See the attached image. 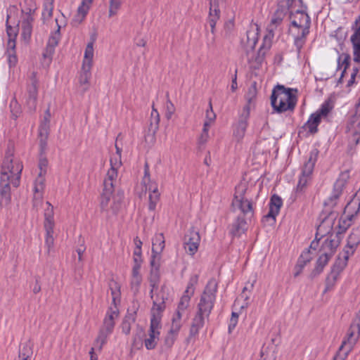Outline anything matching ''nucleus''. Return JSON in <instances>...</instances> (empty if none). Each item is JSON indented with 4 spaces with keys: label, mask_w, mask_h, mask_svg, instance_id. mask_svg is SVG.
<instances>
[{
    "label": "nucleus",
    "mask_w": 360,
    "mask_h": 360,
    "mask_svg": "<svg viewBox=\"0 0 360 360\" xmlns=\"http://www.w3.org/2000/svg\"><path fill=\"white\" fill-rule=\"evenodd\" d=\"M349 177L348 172H342L334 184L331 195L324 202L325 210L319 217L320 224L317 227L316 239L320 240L321 237L332 231L339 213L338 211L330 210V208L337 205Z\"/></svg>",
    "instance_id": "obj_1"
},
{
    "label": "nucleus",
    "mask_w": 360,
    "mask_h": 360,
    "mask_svg": "<svg viewBox=\"0 0 360 360\" xmlns=\"http://www.w3.org/2000/svg\"><path fill=\"white\" fill-rule=\"evenodd\" d=\"M22 164L11 157H6L3 162L0 177V204L10 200V185L17 188L20 185Z\"/></svg>",
    "instance_id": "obj_2"
},
{
    "label": "nucleus",
    "mask_w": 360,
    "mask_h": 360,
    "mask_svg": "<svg viewBox=\"0 0 360 360\" xmlns=\"http://www.w3.org/2000/svg\"><path fill=\"white\" fill-rule=\"evenodd\" d=\"M296 89L285 88L278 84L273 90L271 104L274 110L281 113L287 110L292 111L297 103Z\"/></svg>",
    "instance_id": "obj_3"
},
{
    "label": "nucleus",
    "mask_w": 360,
    "mask_h": 360,
    "mask_svg": "<svg viewBox=\"0 0 360 360\" xmlns=\"http://www.w3.org/2000/svg\"><path fill=\"white\" fill-rule=\"evenodd\" d=\"M250 193L248 181H241L235 188L232 207L234 211L239 210L244 216L250 217L253 215L252 202L247 195Z\"/></svg>",
    "instance_id": "obj_4"
},
{
    "label": "nucleus",
    "mask_w": 360,
    "mask_h": 360,
    "mask_svg": "<svg viewBox=\"0 0 360 360\" xmlns=\"http://www.w3.org/2000/svg\"><path fill=\"white\" fill-rule=\"evenodd\" d=\"M360 335V309L356 314V319L350 326L347 338L345 339L340 348L339 352L333 360H345L348 354L352 351Z\"/></svg>",
    "instance_id": "obj_5"
},
{
    "label": "nucleus",
    "mask_w": 360,
    "mask_h": 360,
    "mask_svg": "<svg viewBox=\"0 0 360 360\" xmlns=\"http://www.w3.org/2000/svg\"><path fill=\"white\" fill-rule=\"evenodd\" d=\"M218 284L214 278H211L207 283L198 304L196 313L208 317L214 307Z\"/></svg>",
    "instance_id": "obj_6"
},
{
    "label": "nucleus",
    "mask_w": 360,
    "mask_h": 360,
    "mask_svg": "<svg viewBox=\"0 0 360 360\" xmlns=\"http://www.w3.org/2000/svg\"><path fill=\"white\" fill-rule=\"evenodd\" d=\"M46 205L44 211V229L46 231L45 245L49 252L54 244V210L53 206L49 202H46Z\"/></svg>",
    "instance_id": "obj_7"
},
{
    "label": "nucleus",
    "mask_w": 360,
    "mask_h": 360,
    "mask_svg": "<svg viewBox=\"0 0 360 360\" xmlns=\"http://www.w3.org/2000/svg\"><path fill=\"white\" fill-rule=\"evenodd\" d=\"M294 1L295 0H282L278 4L277 8L267 27L270 33H274V30L281 24L287 12L292 9Z\"/></svg>",
    "instance_id": "obj_8"
},
{
    "label": "nucleus",
    "mask_w": 360,
    "mask_h": 360,
    "mask_svg": "<svg viewBox=\"0 0 360 360\" xmlns=\"http://www.w3.org/2000/svg\"><path fill=\"white\" fill-rule=\"evenodd\" d=\"M160 316L155 314L151 317L148 338L144 340L145 347L147 349H153L157 345V341L160 335Z\"/></svg>",
    "instance_id": "obj_9"
},
{
    "label": "nucleus",
    "mask_w": 360,
    "mask_h": 360,
    "mask_svg": "<svg viewBox=\"0 0 360 360\" xmlns=\"http://www.w3.org/2000/svg\"><path fill=\"white\" fill-rule=\"evenodd\" d=\"M200 236L198 231L191 229L184 236V249L190 255H194L198 250Z\"/></svg>",
    "instance_id": "obj_10"
},
{
    "label": "nucleus",
    "mask_w": 360,
    "mask_h": 360,
    "mask_svg": "<svg viewBox=\"0 0 360 360\" xmlns=\"http://www.w3.org/2000/svg\"><path fill=\"white\" fill-rule=\"evenodd\" d=\"M249 117L250 108L248 105H245L233 130V136L238 141H241L245 136Z\"/></svg>",
    "instance_id": "obj_11"
},
{
    "label": "nucleus",
    "mask_w": 360,
    "mask_h": 360,
    "mask_svg": "<svg viewBox=\"0 0 360 360\" xmlns=\"http://www.w3.org/2000/svg\"><path fill=\"white\" fill-rule=\"evenodd\" d=\"M290 18L291 19V24L293 27L302 28V30L307 27L308 30H309L311 19L304 11L297 9L293 11L291 10L290 11Z\"/></svg>",
    "instance_id": "obj_12"
},
{
    "label": "nucleus",
    "mask_w": 360,
    "mask_h": 360,
    "mask_svg": "<svg viewBox=\"0 0 360 360\" xmlns=\"http://www.w3.org/2000/svg\"><path fill=\"white\" fill-rule=\"evenodd\" d=\"M220 9L217 6L210 5L209 15L207 19V23L210 27V32L212 34L211 37H207V46H214L215 43L216 24L220 18Z\"/></svg>",
    "instance_id": "obj_13"
},
{
    "label": "nucleus",
    "mask_w": 360,
    "mask_h": 360,
    "mask_svg": "<svg viewBox=\"0 0 360 360\" xmlns=\"http://www.w3.org/2000/svg\"><path fill=\"white\" fill-rule=\"evenodd\" d=\"M351 28L353 31L350 41L353 47L354 60L360 62V15L356 18Z\"/></svg>",
    "instance_id": "obj_14"
},
{
    "label": "nucleus",
    "mask_w": 360,
    "mask_h": 360,
    "mask_svg": "<svg viewBox=\"0 0 360 360\" xmlns=\"http://www.w3.org/2000/svg\"><path fill=\"white\" fill-rule=\"evenodd\" d=\"M114 327L115 322L103 319V325L94 342L100 350L105 344L108 337L112 333Z\"/></svg>",
    "instance_id": "obj_15"
},
{
    "label": "nucleus",
    "mask_w": 360,
    "mask_h": 360,
    "mask_svg": "<svg viewBox=\"0 0 360 360\" xmlns=\"http://www.w3.org/2000/svg\"><path fill=\"white\" fill-rule=\"evenodd\" d=\"M44 178L37 177L34 182L33 207L38 210L43 202V192L44 189Z\"/></svg>",
    "instance_id": "obj_16"
},
{
    "label": "nucleus",
    "mask_w": 360,
    "mask_h": 360,
    "mask_svg": "<svg viewBox=\"0 0 360 360\" xmlns=\"http://www.w3.org/2000/svg\"><path fill=\"white\" fill-rule=\"evenodd\" d=\"M340 240L341 238L338 236H330L323 241L320 251L322 253L327 254L329 257H333L340 245Z\"/></svg>",
    "instance_id": "obj_17"
},
{
    "label": "nucleus",
    "mask_w": 360,
    "mask_h": 360,
    "mask_svg": "<svg viewBox=\"0 0 360 360\" xmlns=\"http://www.w3.org/2000/svg\"><path fill=\"white\" fill-rule=\"evenodd\" d=\"M206 316L200 314L196 313L192 320L189 335L187 341L190 342L193 339H195L198 335L199 330L203 327L205 323V318Z\"/></svg>",
    "instance_id": "obj_18"
},
{
    "label": "nucleus",
    "mask_w": 360,
    "mask_h": 360,
    "mask_svg": "<svg viewBox=\"0 0 360 360\" xmlns=\"http://www.w3.org/2000/svg\"><path fill=\"white\" fill-rule=\"evenodd\" d=\"M182 313H180L179 311H176L174 314L172 320V326L171 328L169 330V335H168L166 339L165 342L167 345H172L174 342V338L170 337V335H176L179 331L180 330L182 323H181V318H182Z\"/></svg>",
    "instance_id": "obj_19"
},
{
    "label": "nucleus",
    "mask_w": 360,
    "mask_h": 360,
    "mask_svg": "<svg viewBox=\"0 0 360 360\" xmlns=\"http://www.w3.org/2000/svg\"><path fill=\"white\" fill-rule=\"evenodd\" d=\"M158 285L155 288L151 287V290L150 292V297L153 300V307L152 308V316L155 315L160 316V314L164 310L165 305V299L163 297L162 293L160 292L157 295H154L153 292L155 289H157Z\"/></svg>",
    "instance_id": "obj_20"
},
{
    "label": "nucleus",
    "mask_w": 360,
    "mask_h": 360,
    "mask_svg": "<svg viewBox=\"0 0 360 360\" xmlns=\"http://www.w3.org/2000/svg\"><path fill=\"white\" fill-rule=\"evenodd\" d=\"M160 255L153 254L150 265H151V271H150V287L155 288L158 283L159 280V267H160Z\"/></svg>",
    "instance_id": "obj_21"
},
{
    "label": "nucleus",
    "mask_w": 360,
    "mask_h": 360,
    "mask_svg": "<svg viewBox=\"0 0 360 360\" xmlns=\"http://www.w3.org/2000/svg\"><path fill=\"white\" fill-rule=\"evenodd\" d=\"M37 92H38L37 81L35 78L34 74H33L31 84L29 85L28 89H27V93H28L27 105H29V108L32 110H34L36 108Z\"/></svg>",
    "instance_id": "obj_22"
},
{
    "label": "nucleus",
    "mask_w": 360,
    "mask_h": 360,
    "mask_svg": "<svg viewBox=\"0 0 360 360\" xmlns=\"http://www.w3.org/2000/svg\"><path fill=\"white\" fill-rule=\"evenodd\" d=\"M258 37L256 30H250L246 32L245 38L241 39V44L245 49L246 51H252L257 42Z\"/></svg>",
    "instance_id": "obj_23"
},
{
    "label": "nucleus",
    "mask_w": 360,
    "mask_h": 360,
    "mask_svg": "<svg viewBox=\"0 0 360 360\" xmlns=\"http://www.w3.org/2000/svg\"><path fill=\"white\" fill-rule=\"evenodd\" d=\"M282 206V200L277 195H274L270 200L269 211L265 216L266 218H271L274 221L276 219V215L278 214Z\"/></svg>",
    "instance_id": "obj_24"
},
{
    "label": "nucleus",
    "mask_w": 360,
    "mask_h": 360,
    "mask_svg": "<svg viewBox=\"0 0 360 360\" xmlns=\"http://www.w3.org/2000/svg\"><path fill=\"white\" fill-rule=\"evenodd\" d=\"M146 191H149V209L154 210L155 209L157 202L159 200L160 193L158 189V185L156 183H151L146 185Z\"/></svg>",
    "instance_id": "obj_25"
},
{
    "label": "nucleus",
    "mask_w": 360,
    "mask_h": 360,
    "mask_svg": "<svg viewBox=\"0 0 360 360\" xmlns=\"http://www.w3.org/2000/svg\"><path fill=\"white\" fill-rule=\"evenodd\" d=\"M318 153L317 150L311 151L308 160L303 165L301 175L310 177L314 170Z\"/></svg>",
    "instance_id": "obj_26"
},
{
    "label": "nucleus",
    "mask_w": 360,
    "mask_h": 360,
    "mask_svg": "<svg viewBox=\"0 0 360 360\" xmlns=\"http://www.w3.org/2000/svg\"><path fill=\"white\" fill-rule=\"evenodd\" d=\"M92 2V0H82V4L77 9V13L72 20V23L75 25L80 24L84 19L89 10V5Z\"/></svg>",
    "instance_id": "obj_27"
},
{
    "label": "nucleus",
    "mask_w": 360,
    "mask_h": 360,
    "mask_svg": "<svg viewBox=\"0 0 360 360\" xmlns=\"http://www.w3.org/2000/svg\"><path fill=\"white\" fill-rule=\"evenodd\" d=\"M331 257H329L327 254L321 252V255L316 261V265L315 268L313 269L310 274L311 278H314L323 271L325 266L328 263Z\"/></svg>",
    "instance_id": "obj_28"
},
{
    "label": "nucleus",
    "mask_w": 360,
    "mask_h": 360,
    "mask_svg": "<svg viewBox=\"0 0 360 360\" xmlns=\"http://www.w3.org/2000/svg\"><path fill=\"white\" fill-rule=\"evenodd\" d=\"M246 229V221L241 216L238 215L233 223L230 233L233 236H240Z\"/></svg>",
    "instance_id": "obj_29"
},
{
    "label": "nucleus",
    "mask_w": 360,
    "mask_h": 360,
    "mask_svg": "<svg viewBox=\"0 0 360 360\" xmlns=\"http://www.w3.org/2000/svg\"><path fill=\"white\" fill-rule=\"evenodd\" d=\"M117 182V169L110 167L103 181V187L107 189H115V186Z\"/></svg>",
    "instance_id": "obj_30"
},
{
    "label": "nucleus",
    "mask_w": 360,
    "mask_h": 360,
    "mask_svg": "<svg viewBox=\"0 0 360 360\" xmlns=\"http://www.w3.org/2000/svg\"><path fill=\"white\" fill-rule=\"evenodd\" d=\"M349 257V253L348 251H347L345 253L343 258H340V257H338V258L336 259L335 262L333 265L330 271L335 274L336 275L340 276L341 272L343 271V269L346 267L347 264Z\"/></svg>",
    "instance_id": "obj_31"
},
{
    "label": "nucleus",
    "mask_w": 360,
    "mask_h": 360,
    "mask_svg": "<svg viewBox=\"0 0 360 360\" xmlns=\"http://www.w3.org/2000/svg\"><path fill=\"white\" fill-rule=\"evenodd\" d=\"M91 66L82 65L79 75V84L84 86V91H86L89 88V80L91 77Z\"/></svg>",
    "instance_id": "obj_32"
},
{
    "label": "nucleus",
    "mask_w": 360,
    "mask_h": 360,
    "mask_svg": "<svg viewBox=\"0 0 360 360\" xmlns=\"http://www.w3.org/2000/svg\"><path fill=\"white\" fill-rule=\"evenodd\" d=\"M360 243V225L352 229L347 239V245L352 249V254L354 250Z\"/></svg>",
    "instance_id": "obj_33"
},
{
    "label": "nucleus",
    "mask_w": 360,
    "mask_h": 360,
    "mask_svg": "<svg viewBox=\"0 0 360 360\" xmlns=\"http://www.w3.org/2000/svg\"><path fill=\"white\" fill-rule=\"evenodd\" d=\"M51 112L50 109L48 108L44 114V118L41 122L39 126V136L41 137L47 138L49 134V129L50 126Z\"/></svg>",
    "instance_id": "obj_34"
},
{
    "label": "nucleus",
    "mask_w": 360,
    "mask_h": 360,
    "mask_svg": "<svg viewBox=\"0 0 360 360\" xmlns=\"http://www.w3.org/2000/svg\"><path fill=\"white\" fill-rule=\"evenodd\" d=\"M353 217V215H347L342 216L340 218L338 224L337 226L338 231L336 232V236H340V235L344 233L347 231V229L352 224V220Z\"/></svg>",
    "instance_id": "obj_35"
},
{
    "label": "nucleus",
    "mask_w": 360,
    "mask_h": 360,
    "mask_svg": "<svg viewBox=\"0 0 360 360\" xmlns=\"http://www.w3.org/2000/svg\"><path fill=\"white\" fill-rule=\"evenodd\" d=\"M136 312L128 313L122 323V331L126 335H129L131 331V326L136 321Z\"/></svg>",
    "instance_id": "obj_36"
},
{
    "label": "nucleus",
    "mask_w": 360,
    "mask_h": 360,
    "mask_svg": "<svg viewBox=\"0 0 360 360\" xmlns=\"http://www.w3.org/2000/svg\"><path fill=\"white\" fill-rule=\"evenodd\" d=\"M309 30H308V28L306 27L302 30L301 34H298L294 38V45L296 47L298 56L300 55L302 47L306 43L307 36L309 34Z\"/></svg>",
    "instance_id": "obj_37"
},
{
    "label": "nucleus",
    "mask_w": 360,
    "mask_h": 360,
    "mask_svg": "<svg viewBox=\"0 0 360 360\" xmlns=\"http://www.w3.org/2000/svg\"><path fill=\"white\" fill-rule=\"evenodd\" d=\"M32 353L31 343L29 342H25L20 347L19 355L17 360H31Z\"/></svg>",
    "instance_id": "obj_38"
},
{
    "label": "nucleus",
    "mask_w": 360,
    "mask_h": 360,
    "mask_svg": "<svg viewBox=\"0 0 360 360\" xmlns=\"http://www.w3.org/2000/svg\"><path fill=\"white\" fill-rule=\"evenodd\" d=\"M165 248V238L162 233L155 235L153 239L152 254L160 255Z\"/></svg>",
    "instance_id": "obj_39"
},
{
    "label": "nucleus",
    "mask_w": 360,
    "mask_h": 360,
    "mask_svg": "<svg viewBox=\"0 0 360 360\" xmlns=\"http://www.w3.org/2000/svg\"><path fill=\"white\" fill-rule=\"evenodd\" d=\"M321 122V120L319 117V115H315L314 114H311L309 117L308 121L304 124V127L306 130H308L311 134H315L318 131V126Z\"/></svg>",
    "instance_id": "obj_40"
},
{
    "label": "nucleus",
    "mask_w": 360,
    "mask_h": 360,
    "mask_svg": "<svg viewBox=\"0 0 360 360\" xmlns=\"http://www.w3.org/2000/svg\"><path fill=\"white\" fill-rule=\"evenodd\" d=\"M115 189H107V188L103 187L101 196V207L102 210H105L108 208L109 203L110 202V199Z\"/></svg>",
    "instance_id": "obj_41"
},
{
    "label": "nucleus",
    "mask_w": 360,
    "mask_h": 360,
    "mask_svg": "<svg viewBox=\"0 0 360 360\" xmlns=\"http://www.w3.org/2000/svg\"><path fill=\"white\" fill-rule=\"evenodd\" d=\"M32 16L27 15L22 21V35L25 39H29L32 33Z\"/></svg>",
    "instance_id": "obj_42"
},
{
    "label": "nucleus",
    "mask_w": 360,
    "mask_h": 360,
    "mask_svg": "<svg viewBox=\"0 0 360 360\" xmlns=\"http://www.w3.org/2000/svg\"><path fill=\"white\" fill-rule=\"evenodd\" d=\"M94 57V42H89L85 49L82 65L92 67Z\"/></svg>",
    "instance_id": "obj_43"
},
{
    "label": "nucleus",
    "mask_w": 360,
    "mask_h": 360,
    "mask_svg": "<svg viewBox=\"0 0 360 360\" xmlns=\"http://www.w3.org/2000/svg\"><path fill=\"white\" fill-rule=\"evenodd\" d=\"M110 290L111 291L112 302L111 305L117 306V302H120V285L114 281H111L109 283Z\"/></svg>",
    "instance_id": "obj_44"
},
{
    "label": "nucleus",
    "mask_w": 360,
    "mask_h": 360,
    "mask_svg": "<svg viewBox=\"0 0 360 360\" xmlns=\"http://www.w3.org/2000/svg\"><path fill=\"white\" fill-rule=\"evenodd\" d=\"M349 60L350 57L348 55H345L343 56H340L338 58V68L342 69L343 68V70L341 72L340 77L338 79V83L342 82V79L345 76V74L346 72V70L349 66Z\"/></svg>",
    "instance_id": "obj_45"
},
{
    "label": "nucleus",
    "mask_w": 360,
    "mask_h": 360,
    "mask_svg": "<svg viewBox=\"0 0 360 360\" xmlns=\"http://www.w3.org/2000/svg\"><path fill=\"white\" fill-rule=\"evenodd\" d=\"M310 177L301 175L295 189V198H299L304 192Z\"/></svg>",
    "instance_id": "obj_46"
},
{
    "label": "nucleus",
    "mask_w": 360,
    "mask_h": 360,
    "mask_svg": "<svg viewBox=\"0 0 360 360\" xmlns=\"http://www.w3.org/2000/svg\"><path fill=\"white\" fill-rule=\"evenodd\" d=\"M160 123V115L158 110L153 105L150 119V130L154 133L158 129Z\"/></svg>",
    "instance_id": "obj_47"
},
{
    "label": "nucleus",
    "mask_w": 360,
    "mask_h": 360,
    "mask_svg": "<svg viewBox=\"0 0 360 360\" xmlns=\"http://www.w3.org/2000/svg\"><path fill=\"white\" fill-rule=\"evenodd\" d=\"M37 9L36 4L34 0H24L21 4V10L25 16H32V14Z\"/></svg>",
    "instance_id": "obj_48"
},
{
    "label": "nucleus",
    "mask_w": 360,
    "mask_h": 360,
    "mask_svg": "<svg viewBox=\"0 0 360 360\" xmlns=\"http://www.w3.org/2000/svg\"><path fill=\"white\" fill-rule=\"evenodd\" d=\"M191 296L192 295H190V294H186L184 292L183 296L181 297L176 311H179L180 313L184 314L189 305Z\"/></svg>",
    "instance_id": "obj_49"
},
{
    "label": "nucleus",
    "mask_w": 360,
    "mask_h": 360,
    "mask_svg": "<svg viewBox=\"0 0 360 360\" xmlns=\"http://www.w3.org/2000/svg\"><path fill=\"white\" fill-rule=\"evenodd\" d=\"M332 109L333 106L331 105L330 102L326 101L321 105V108L314 114L315 115H319V119L321 120L322 117H326Z\"/></svg>",
    "instance_id": "obj_50"
},
{
    "label": "nucleus",
    "mask_w": 360,
    "mask_h": 360,
    "mask_svg": "<svg viewBox=\"0 0 360 360\" xmlns=\"http://www.w3.org/2000/svg\"><path fill=\"white\" fill-rule=\"evenodd\" d=\"M53 2L54 0H45L42 12V16L44 19L49 18L52 16Z\"/></svg>",
    "instance_id": "obj_51"
},
{
    "label": "nucleus",
    "mask_w": 360,
    "mask_h": 360,
    "mask_svg": "<svg viewBox=\"0 0 360 360\" xmlns=\"http://www.w3.org/2000/svg\"><path fill=\"white\" fill-rule=\"evenodd\" d=\"M118 315H119V310H118L117 306H116L115 304L111 305L108 308L104 319H106L109 321L115 322V320L116 319H117Z\"/></svg>",
    "instance_id": "obj_52"
},
{
    "label": "nucleus",
    "mask_w": 360,
    "mask_h": 360,
    "mask_svg": "<svg viewBox=\"0 0 360 360\" xmlns=\"http://www.w3.org/2000/svg\"><path fill=\"white\" fill-rule=\"evenodd\" d=\"M118 315H119V310H118L117 306H116L115 304L111 305L108 308L104 319H106L109 321L115 322V320L116 319H117Z\"/></svg>",
    "instance_id": "obj_53"
},
{
    "label": "nucleus",
    "mask_w": 360,
    "mask_h": 360,
    "mask_svg": "<svg viewBox=\"0 0 360 360\" xmlns=\"http://www.w3.org/2000/svg\"><path fill=\"white\" fill-rule=\"evenodd\" d=\"M338 277V275H336L331 271L330 272L326 279V288L324 292L330 290L335 286Z\"/></svg>",
    "instance_id": "obj_54"
},
{
    "label": "nucleus",
    "mask_w": 360,
    "mask_h": 360,
    "mask_svg": "<svg viewBox=\"0 0 360 360\" xmlns=\"http://www.w3.org/2000/svg\"><path fill=\"white\" fill-rule=\"evenodd\" d=\"M198 282V276L197 274L191 276L184 292L186 294H190V295H193L195 291V286L197 285Z\"/></svg>",
    "instance_id": "obj_55"
},
{
    "label": "nucleus",
    "mask_w": 360,
    "mask_h": 360,
    "mask_svg": "<svg viewBox=\"0 0 360 360\" xmlns=\"http://www.w3.org/2000/svg\"><path fill=\"white\" fill-rule=\"evenodd\" d=\"M121 0H110L109 8V16L112 17L117 14L118 10L121 6Z\"/></svg>",
    "instance_id": "obj_56"
},
{
    "label": "nucleus",
    "mask_w": 360,
    "mask_h": 360,
    "mask_svg": "<svg viewBox=\"0 0 360 360\" xmlns=\"http://www.w3.org/2000/svg\"><path fill=\"white\" fill-rule=\"evenodd\" d=\"M59 40H60V27H58V30L49 37L48 43H47V46L55 49V47L58 45Z\"/></svg>",
    "instance_id": "obj_57"
},
{
    "label": "nucleus",
    "mask_w": 360,
    "mask_h": 360,
    "mask_svg": "<svg viewBox=\"0 0 360 360\" xmlns=\"http://www.w3.org/2000/svg\"><path fill=\"white\" fill-rule=\"evenodd\" d=\"M234 28V22L232 20L226 21L224 25L223 34L226 38H229Z\"/></svg>",
    "instance_id": "obj_58"
},
{
    "label": "nucleus",
    "mask_w": 360,
    "mask_h": 360,
    "mask_svg": "<svg viewBox=\"0 0 360 360\" xmlns=\"http://www.w3.org/2000/svg\"><path fill=\"white\" fill-rule=\"evenodd\" d=\"M141 281V276H131V288L134 293H137L139 292V286Z\"/></svg>",
    "instance_id": "obj_59"
},
{
    "label": "nucleus",
    "mask_w": 360,
    "mask_h": 360,
    "mask_svg": "<svg viewBox=\"0 0 360 360\" xmlns=\"http://www.w3.org/2000/svg\"><path fill=\"white\" fill-rule=\"evenodd\" d=\"M238 314L236 312H232L231 317L229 323V332L231 333L232 330L235 328L238 323Z\"/></svg>",
    "instance_id": "obj_60"
},
{
    "label": "nucleus",
    "mask_w": 360,
    "mask_h": 360,
    "mask_svg": "<svg viewBox=\"0 0 360 360\" xmlns=\"http://www.w3.org/2000/svg\"><path fill=\"white\" fill-rule=\"evenodd\" d=\"M175 111V107L170 101H167L166 103L165 117L169 120Z\"/></svg>",
    "instance_id": "obj_61"
},
{
    "label": "nucleus",
    "mask_w": 360,
    "mask_h": 360,
    "mask_svg": "<svg viewBox=\"0 0 360 360\" xmlns=\"http://www.w3.org/2000/svg\"><path fill=\"white\" fill-rule=\"evenodd\" d=\"M307 265L304 262H302L300 259L297 260V262L295 266V272H294V276L297 277L298 276L302 271L304 266Z\"/></svg>",
    "instance_id": "obj_62"
},
{
    "label": "nucleus",
    "mask_w": 360,
    "mask_h": 360,
    "mask_svg": "<svg viewBox=\"0 0 360 360\" xmlns=\"http://www.w3.org/2000/svg\"><path fill=\"white\" fill-rule=\"evenodd\" d=\"M311 259L312 257L309 250H306L305 251H304L298 258V259H300L302 262H304V263L306 264L309 263L311 260Z\"/></svg>",
    "instance_id": "obj_63"
},
{
    "label": "nucleus",
    "mask_w": 360,
    "mask_h": 360,
    "mask_svg": "<svg viewBox=\"0 0 360 360\" xmlns=\"http://www.w3.org/2000/svg\"><path fill=\"white\" fill-rule=\"evenodd\" d=\"M110 167L118 169L122 165L121 157L115 155L114 157L110 158Z\"/></svg>",
    "instance_id": "obj_64"
}]
</instances>
